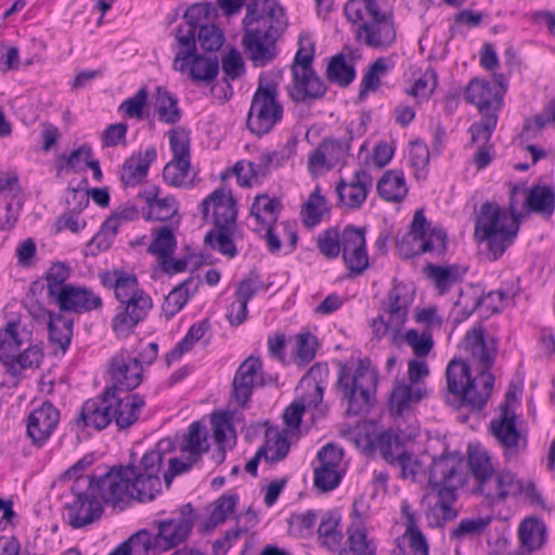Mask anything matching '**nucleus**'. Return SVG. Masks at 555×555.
<instances>
[{
    "label": "nucleus",
    "instance_id": "52",
    "mask_svg": "<svg viewBox=\"0 0 555 555\" xmlns=\"http://www.w3.org/2000/svg\"><path fill=\"white\" fill-rule=\"evenodd\" d=\"M42 360V352L38 346H28L23 352H16L5 365L13 376L25 369L38 367Z\"/></svg>",
    "mask_w": 555,
    "mask_h": 555
},
{
    "label": "nucleus",
    "instance_id": "4",
    "mask_svg": "<svg viewBox=\"0 0 555 555\" xmlns=\"http://www.w3.org/2000/svg\"><path fill=\"white\" fill-rule=\"evenodd\" d=\"M345 16L356 29V40L371 49L386 50L397 38L393 20L383 12L377 0H348Z\"/></svg>",
    "mask_w": 555,
    "mask_h": 555
},
{
    "label": "nucleus",
    "instance_id": "1",
    "mask_svg": "<svg viewBox=\"0 0 555 555\" xmlns=\"http://www.w3.org/2000/svg\"><path fill=\"white\" fill-rule=\"evenodd\" d=\"M170 440H160L147 451L139 465L109 468L104 475L90 477L98 499L107 505L117 506L130 499L149 502L162 491L164 452L170 450Z\"/></svg>",
    "mask_w": 555,
    "mask_h": 555
},
{
    "label": "nucleus",
    "instance_id": "51",
    "mask_svg": "<svg viewBox=\"0 0 555 555\" xmlns=\"http://www.w3.org/2000/svg\"><path fill=\"white\" fill-rule=\"evenodd\" d=\"M234 228H217L208 231L205 235V244L217 249L222 255L233 258L236 254V247L232 238Z\"/></svg>",
    "mask_w": 555,
    "mask_h": 555
},
{
    "label": "nucleus",
    "instance_id": "19",
    "mask_svg": "<svg viewBox=\"0 0 555 555\" xmlns=\"http://www.w3.org/2000/svg\"><path fill=\"white\" fill-rule=\"evenodd\" d=\"M262 363L254 356L245 359L237 367L233 380L230 400L237 406L245 408L250 401L254 389L261 386L260 371Z\"/></svg>",
    "mask_w": 555,
    "mask_h": 555
},
{
    "label": "nucleus",
    "instance_id": "32",
    "mask_svg": "<svg viewBox=\"0 0 555 555\" xmlns=\"http://www.w3.org/2000/svg\"><path fill=\"white\" fill-rule=\"evenodd\" d=\"M147 205L144 218L150 221H167L177 215L179 205L173 196L159 197L158 189L151 188L138 194Z\"/></svg>",
    "mask_w": 555,
    "mask_h": 555
},
{
    "label": "nucleus",
    "instance_id": "34",
    "mask_svg": "<svg viewBox=\"0 0 555 555\" xmlns=\"http://www.w3.org/2000/svg\"><path fill=\"white\" fill-rule=\"evenodd\" d=\"M378 195L391 203H399L404 199L408 194V186L404 175L401 170H387L377 182Z\"/></svg>",
    "mask_w": 555,
    "mask_h": 555
},
{
    "label": "nucleus",
    "instance_id": "30",
    "mask_svg": "<svg viewBox=\"0 0 555 555\" xmlns=\"http://www.w3.org/2000/svg\"><path fill=\"white\" fill-rule=\"evenodd\" d=\"M155 146L150 145L144 151H138L129 156L120 170V180L126 186H135L147 177L150 166L156 160Z\"/></svg>",
    "mask_w": 555,
    "mask_h": 555
},
{
    "label": "nucleus",
    "instance_id": "54",
    "mask_svg": "<svg viewBox=\"0 0 555 555\" xmlns=\"http://www.w3.org/2000/svg\"><path fill=\"white\" fill-rule=\"evenodd\" d=\"M194 284L192 278L177 285L166 297L163 304V312L167 318H172L182 310L190 298V286Z\"/></svg>",
    "mask_w": 555,
    "mask_h": 555
},
{
    "label": "nucleus",
    "instance_id": "12",
    "mask_svg": "<svg viewBox=\"0 0 555 555\" xmlns=\"http://www.w3.org/2000/svg\"><path fill=\"white\" fill-rule=\"evenodd\" d=\"M90 476H79L70 490L75 500L68 504V522L73 528H82L98 520L102 513V502L92 490Z\"/></svg>",
    "mask_w": 555,
    "mask_h": 555
},
{
    "label": "nucleus",
    "instance_id": "27",
    "mask_svg": "<svg viewBox=\"0 0 555 555\" xmlns=\"http://www.w3.org/2000/svg\"><path fill=\"white\" fill-rule=\"evenodd\" d=\"M465 99L476 105L481 115H496L503 105V98L498 87L481 79H473L468 83Z\"/></svg>",
    "mask_w": 555,
    "mask_h": 555
},
{
    "label": "nucleus",
    "instance_id": "6",
    "mask_svg": "<svg viewBox=\"0 0 555 555\" xmlns=\"http://www.w3.org/2000/svg\"><path fill=\"white\" fill-rule=\"evenodd\" d=\"M464 462L456 454H442L433 459L428 474V485L437 492V501L430 507L427 517L435 525H441L456 517L453 503L456 500V489L464 485Z\"/></svg>",
    "mask_w": 555,
    "mask_h": 555
},
{
    "label": "nucleus",
    "instance_id": "48",
    "mask_svg": "<svg viewBox=\"0 0 555 555\" xmlns=\"http://www.w3.org/2000/svg\"><path fill=\"white\" fill-rule=\"evenodd\" d=\"M208 328L209 325L207 321L193 324L182 340H180L176 347L166 354L167 364L170 365L172 362L179 360L183 353L190 351L195 343L203 338Z\"/></svg>",
    "mask_w": 555,
    "mask_h": 555
},
{
    "label": "nucleus",
    "instance_id": "13",
    "mask_svg": "<svg viewBox=\"0 0 555 555\" xmlns=\"http://www.w3.org/2000/svg\"><path fill=\"white\" fill-rule=\"evenodd\" d=\"M194 520L195 513L192 504L182 505L168 519L155 521L157 527L155 543L164 551L182 544L191 534Z\"/></svg>",
    "mask_w": 555,
    "mask_h": 555
},
{
    "label": "nucleus",
    "instance_id": "36",
    "mask_svg": "<svg viewBox=\"0 0 555 555\" xmlns=\"http://www.w3.org/2000/svg\"><path fill=\"white\" fill-rule=\"evenodd\" d=\"M340 521L341 516L337 511H327L322 515L318 528L322 546L328 550H336L339 546L344 538Z\"/></svg>",
    "mask_w": 555,
    "mask_h": 555
},
{
    "label": "nucleus",
    "instance_id": "25",
    "mask_svg": "<svg viewBox=\"0 0 555 555\" xmlns=\"http://www.w3.org/2000/svg\"><path fill=\"white\" fill-rule=\"evenodd\" d=\"M292 83L288 95L296 103H308L321 99L327 90L325 82L315 74L313 68H297L292 70Z\"/></svg>",
    "mask_w": 555,
    "mask_h": 555
},
{
    "label": "nucleus",
    "instance_id": "5",
    "mask_svg": "<svg viewBox=\"0 0 555 555\" xmlns=\"http://www.w3.org/2000/svg\"><path fill=\"white\" fill-rule=\"evenodd\" d=\"M446 378V401L455 409L466 406L474 411L482 410L494 385L491 372H478V375L473 377L468 363L463 359H453L449 362Z\"/></svg>",
    "mask_w": 555,
    "mask_h": 555
},
{
    "label": "nucleus",
    "instance_id": "37",
    "mask_svg": "<svg viewBox=\"0 0 555 555\" xmlns=\"http://www.w3.org/2000/svg\"><path fill=\"white\" fill-rule=\"evenodd\" d=\"M546 529L537 518H526L518 527L519 550L534 552L545 543Z\"/></svg>",
    "mask_w": 555,
    "mask_h": 555
},
{
    "label": "nucleus",
    "instance_id": "11",
    "mask_svg": "<svg viewBox=\"0 0 555 555\" xmlns=\"http://www.w3.org/2000/svg\"><path fill=\"white\" fill-rule=\"evenodd\" d=\"M172 159L163 169L164 180L171 186L190 188L194 177L191 176V146L189 132L183 128L171 129L168 133Z\"/></svg>",
    "mask_w": 555,
    "mask_h": 555
},
{
    "label": "nucleus",
    "instance_id": "20",
    "mask_svg": "<svg viewBox=\"0 0 555 555\" xmlns=\"http://www.w3.org/2000/svg\"><path fill=\"white\" fill-rule=\"evenodd\" d=\"M108 373L113 382L108 388L115 390H133L143 380V366L140 364L139 358H133L125 349L111 359Z\"/></svg>",
    "mask_w": 555,
    "mask_h": 555
},
{
    "label": "nucleus",
    "instance_id": "61",
    "mask_svg": "<svg viewBox=\"0 0 555 555\" xmlns=\"http://www.w3.org/2000/svg\"><path fill=\"white\" fill-rule=\"evenodd\" d=\"M92 149L88 144H82L78 149L72 151L69 155H60L56 159L57 171L73 170L78 171L82 169V164H87L89 158L92 157Z\"/></svg>",
    "mask_w": 555,
    "mask_h": 555
},
{
    "label": "nucleus",
    "instance_id": "29",
    "mask_svg": "<svg viewBox=\"0 0 555 555\" xmlns=\"http://www.w3.org/2000/svg\"><path fill=\"white\" fill-rule=\"evenodd\" d=\"M426 396L425 385H411L406 380H396L389 397V412L393 417L404 416Z\"/></svg>",
    "mask_w": 555,
    "mask_h": 555
},
{
    "label": "nucleus",
    "instance_id": "58",
    "mask_svg": "<svg viewBox=\"0 0 555 555\" xmlns=\"http://www.w3.org/2000/svg\"><path fill=\"white\" fill-rule=\"evenodd\" d=\"M428 278H430L440 295L450 291V288L459 282L460 276L455 267H440L428 264L426 267Z\"/></svg>",
    "mask_w": 555,
    "mask_h": 555
},
{
    "label": "nucleus",
    "instance_id": "59",
    "mask_svg": "<svg viewBox=\"0 0 555 555\" xmlns=\"http://www.w3.org/2000/svg\"><path fill=\"white\" fill-rule=\"evenodd\" d=\"M234 171L246 170L249 172L248 179L246 176L240 175L241 186H251L258 183L262 178L267 177L270 172L262 156L260 155L257 162L240 160L234 165Z\"/></svg>",
    "mask_w": 555,
    "mask_h": 555
},
{
    "label": "nucleus",
    "instance_id": "10",
    "mask_svg": "<svg viewBox=\"0 0 555 555\" xmlns=\"http://www.w3.org/2000/svg\"><path fill=\"white\" fill-rule=\"evenodd\" d=\"M274 85L259 83L250 103L246 126L257 137H262L282 120L284 108L278 99Z\"/></svg>",
    "mask_w": 555,
    "mask_h": 555
},
{
    "label": "nucleus",
    "instance_id": "47",
    "mask_svg": "<svg viewBox=\"0 0 555 555\" xmlns=\"http://www.w3.org/2000/svg\"><path fill=\"white\" fill-rule=\"evenodd\" d=\"M280 202L268 195H259L250 207V216L256 221V227L273 224L278 219Z\"/></svg>",
    "mask_w": 555,
    "mask_h": 555
},
{
    "label": "nucleus",
    "instance_id": "55",
    "mask_svg": "<svg viewBox=\"0 0 555 555\" xmlns=\"http://www.w3.org/2000/svg\"><path fill=\"white\" fill-rule=\"evenodd\" d=\"M176 237L172 230L165 225L153 232V240L147 248L149 253L156 255L160 260L164 257H171L176 248Z\"/></svg>",
    "mask_w": 555,
    "mask_h": 555
},
{
    "label": "nucleus",
    "instance_id": "21",
    "mask_svg": "<svg viewBox=\"0 0 555 555\" xmlns=\"http://www.w3.org/2000/svg\"><path fill=\"white\" fill-rule=\"evenodd\" d=\"M51 302L55 304L62 312L78 314L99 311L103 307V301L99 294L86 286L74 284L61 291Z\"/></svg>",
    "mask_w": 555,
    "mask_h": 555
},
{
    "label": "nucleus",
    "instance_id": "23",
    "mask_svg": "<svg viewBox=\"0 0 555 555\" xmlns=\"http://www.w3.org/2000/svg\"><path fill=\"white\" fill-rule=\"evenodd\" d=\"M109 391V401L114 406L113 413L115 424L119 429H127L138 422L142 409L145 406L144 397L133 393L131 390H115L107 388Z\"/></svg>",
    "mask_w": 555,
    "mask_h": 555
},
{
    "label": "nucleus",
    "instance_id": "64",
    "mask_svg": "<svg viewBox=\"0 0 555 555\" xmlns=\"http://www.w3.org/2000/svg\"><path fill=\"white\" fill-rule=\"evenodd\" d=\"M221 69L224 75V80H236L245 73V63L238 50L231 49L221 60Z\"/></svg>",
    "mask_w": 555,
    "mask_h": 555
},
{
    "label": "nucleus",
    "instance_id": "9",
    "mask_svg": "<svg viewBox=\"0 0 555 555\" xmlns=\"http://www.w3.org/2000/svg\"><path fill=\"white\" fill-rule=\"evenodd\" d=\"M376 382L375 374L363 365L352 369L339 363L337 389L343 399L348 401V414L359 415L369 405L371 390Z\"/></svg>",
    "mask_w": 555,
    "mask_h": 555
},
{
    "label": "nucleus",
    "instance_id": "38",
    "mask_svg": "<svg viewBox=\"0 0 555 555\" xmlns=\"http://www.w3.org/2000/svg\"><path fill=\"white\" fill-rule=\"evenodd\" d=\"M526 207L535 214L546 218L551 217L555 210V193L550 185H533L527 190Z\"/></svg>",
    "mask_w": 555,
    "mask_h": 555
},
{
    "label": "nucleus",
    "instance_id": "15",
    "mask_svg": "<svg viewBox=\"0 0 555 555\" xmlns=\"http://www.w3.org/2000/svg\"><path fill=\"white\" fill-rule=\"evenodd\" d=\"M460 347L478 372H490L496 358L498 341L487 334L483 326L478 325L468 330Z\"/></svg>",
    "mask_w": 555,
    "mask_h": 555
},
{
    "label": "nucleus",
    "instance_id": "62",
    "mask_svg": "<svg viewBox=\"0 0 555 555\" xmlns=\"http://www.w3.org/2000/svg\"><path fill=\"white\" fill-rule=\"evenodd\" d=\"M216 15V8L211 3H195L191 5L183 14L184 23L197 28L209 25L211 18Z\"/></svg>",
    "mask_w": 555,
    "mask_h": 555
},
{
    "label": "nucleus",
    "instance_id": "57",
    "mask_svg": "<svg viewBox=\"0 0 555 555\" xmlns=\"http://www.w3.org/2000/svg\"><path fill=\"white\" fill-rule=\"evenodd\" d=\"M402 513L406 517L405 535L409 539V546L414 555H428V544L426 538L416 527V521L413 513L406 504L402 505Z\"/></svg>",
    "mask_w": 555,
    "mask_h": 555
},
{
    "label": "nucleus",
    "instance_id": "42",
    "mask_svg": "<svg viewBox=\"0 0 555 555\" xmlns=\"http://www.w3.org/2000/svg\"><path fill=\"white\" fill-rule=\"evenodd\" d=\"M328 212L330 208L327 202L321 194L320 185H317L301 207L300 216L302 223L307 228H313L318 225L323 216Z\"/></svg>",
    "mask_w": 555,
    "mask_h": 555
},
{
    "label": "nucleus",
    "instance_id": "28",
    "mask_svg": "<svg viewBox=\"0 0 555 555\" xmlns=\"http://www.w3.org/2000/svg\"><path fill=\"white\" fill-rule=\"evenodd\" d=\"M372 185L373 179L371 175L364 169L357 170L350 182L340 180L337 184L336 193L338 201L348 208H360L365 202Z\"/></svg>",
    "mask_w": 555,
    "mask_h": 555
},
{
    "label": "nucleus",
    "instance_id": "3",
    "mask_svg": "<svg viewBox=\"0 0 555 555\" xmlns=\"http://www.w3.org/2000/svg\"><path fill=\"white\" fill-rule=\"evenodd\" d=\"M104 287L113 288L119 301L112 327L117 337H127L153 307L151 296L139 285L135 274L113 270L100 274Z\"/></svg>",
    "mask_w": 555,
    "mask_h": 555
},
{
    "label": "nucleus",
    "instance_id": "44",
    "mask_svg": "<svg viewBox=\"0 0 555 555\" xmlns=\"http://www.w3.org/2000/svg\"><path fill=\"white\" fill-rule=\"evenodd\" d=\"M26 333L20 332V323L9 322L0 330V361L7 364L18 352L25 341Z\"/></svg>",
    "mask_w": 555,
    "mask_h": 555
},
{
    "label": "nucleus",
    "instance_id": "60",
    "mask_svg": "<svg viewBox=\"0 0 555 555\" xmlns=\"http://www.w3.org/2000/svg\"><path fill=\"white\" fill-rule=\"evenodd\" d=\"M390 69L386 57H378L366 70L361 81L360 95L367 91H376L380 86V78Z\"/></svg>",
    "mask_w": 555,
    "mask_h": 555
},
{
    "label": "nucleus",
    "instance_id": "50",
    "mask_svg": "<svg viewBox=\"0 0 555 555\" xmlns=\"http://www.w3.org/2000/svg\"><path fill=\"white\" fill-rule=\"evenodd\" d=\"M261 449H266L267 462L278 463L288 454L289 441L283 433L268 429L266 431V443Z\"/></svg>",
    "mask_w": 555,
    "mask_h": 555
},
{
    "label": "nucleus",
    "instance_id": "45",
    "mask_svg": "<svg viewBox=\"0 0 555 555\" xmlns=\"http://www.w3.org/2000/svg\"><path fill=\"white\" fill-rule=\"evenodd\" d=\"M326 77L340 87L349 86L356 78L353 62L347 61L343 53L335 54L327 64Z\"/></svg>",
    "mask_w": 555,
    "mask_h": 555
},
{
    "label": "nucleus",
    "instance_id": "41",
    "mask_svg": "<svg viewBox=\"0 0 555 555\" xmlns=\"http://www.w3.org/2000/svg\"><path fill=\"white\" fill-rule=\"evenodd\" d=\"M155 113L160 122L175 125L181 119L178 100L166 88L158 86L155 91Z\"/></svg>",
    "mask_w": 555,
    "mask_h": 555
},
{
    "label": "nucleus",
    "instance_id": "35",
    "mask_svg": "<svg viewBox=\"0 0 555 555\" xmlns=\"http://www.w3.org/2000/svg\"><path fill=\"white\" fill-rule=\"evenodd\" d=\"M194 26L183 23L176 30V39L180 50L175 56V69L184 73L188 69V59L196 52V31Z\"/></svg>",
    "mask_w": 555,
    "mask_h": 555
},
{
    "label": "nucleus",
    "instance_id": "49",
    "mask_svg": "<svg viewBox=\"0 0 555 555\" xmlns=\"http://www.w3.org/2000/svg\"><path fill=\"white\" fill-rule=\"evenodd\" d=\"M47 326L50 340L65 352L73 337V320L57 313Z\"/></svg>",
    "mask_w": 555,
    "mask_h": 555
},
{
    "label": "nucleus",
    "instance_id": "63",
    "mask_svg": "<svg viewBox=\"0 0 555 555\" xmlns=\"http://www.w3.org/2000/svg\"><path fill=\"white\" fill-rule=\"evenodd\" d=\"M237 501L236 495H221L214 504L207 525L214 528L224 522L234 512Z\"/></svg>",
    "mask_w": 555,
    "mask_h": 555
},
{
    "label": "nucleus",
    "instance_id": "18",
    "mask_svg": "<svg viewBox=\"0 0 555 555\" xmlns=\"http://www.w3.org/2000/svg\"><path fill=\"white\" fill-rule=\"evenodd\" d=\"M490 430L508 461L515 459L519 451L526 448V437L516 427V416L508 410L507 403L504 404L500 416L491 421Z\"/></svg>",
    "mask_w": 555,
    "mask_h": 555
},
{
    "label": "nucleus",
    "instance_id": "56",
    "mask_svg": "<svg viewBox=\"0 0 555 555\" xmlns=\"http://www.w3.org/2000/svg\"><path fill=\"white\" fill-rule=\"evenodd\" d=\"M493 517L491 515L464 518L450 531V539L460 541L466 537L479 535L490 526Z\"/></svg>",
    "mask_w": 555,
    "mask_h": 555
},
{
    "label": "nucleus",
    "instance_id": "40",
    "mask_svg": "<svg viewBox=\"0 0 555 555\" xmlns=\"http://www.w3.org/2000/svg\"><path fill=\"white\" fill-rule=\"evenodd\" d=\"M184 73H189L191 79L196 83H209L219 73V62L217 57H206L194 52L188 59V69Z\"/></svg>",
    "mask_w": 555,
    "mask_h": 555
},
{
    "label": "nucleus",
    "instance_id": "26",
    "mask_svg": "<svg viewBox=\"0 0 555 555\" xmlns=\"http://www.w3.org/2000/svg\"><path fill=\"white\" fill-rule=\"evenodd\" d=\"M60 421V413L50 402L35 409L27 420V436L34 446L41 448L51 437Z\"/></svg>",
    "mask_w": 555,
    "mask_h": 555
},
{
    "label": "nucleus",
    "instance_id": "2",
    "mask_svg": "<svg viewBox=\"0 0 555 555\" xmlns=\"http://www.w3.org/2000/svg\"><path fill=\"white\" fill-rule=\"evenodd\" d=\"M242 46L256 67H263L279 54L278 41L287 28L288 20L276 0H262L248 4L243 20Z\"/></svg>",
    "mask_w": 555,
    "mask_h": 555
},
{
    "label": "nucleus",
    "instance_id": "8",
    "mask_svg": "<svg viewBox=\"0 0 555 555\" xmlns=\"http://www.w3.org/2000/svg\"><path fill=\"white\" fill-rule=\"evenodd\" d=\"M412 301L413 297L408 287L402 283H395L387 295V301L383 305V313L372 322L378 339L388 336L391 344L400 340Z\"/></svg>",
    "mask_w": 555,
    "mask_h": 555
},
{
    "label": "nucleus",
    "instance_id": "39",
    "mask_svg": "<svg viewBox=\"0 0 555 555\" xmlns=\"http://www.w3.org/2000/svg\"><path fill=\"white\" fill-rule=\"evenodd\" d=\"M209 449L207 442V431L199 422H193L188 433L184 435L180 451L192 457L193 462H198L204 453Z\"/></svg>",
    "mask_w": 555,
    "mask_h": 555
},
{
    "label": "nucleus",
    "instance_id": "7",
    "mask_svg": "<svg viewBox=\"0 0 555 555\" xmlns=\"http://www.w3.org/2000/svg\"><path fill=\"white\" fill-rule=\"evenodd\" d=\"M518 230L516 220L503 212L496 203L486 202L476 218L474 235L477 241L486 242L493 259H498L513 244Z\"/></svg>",
    "mask_w": 555,
    "mask_h": 555
},
{
    "label": "nucleus",
    "instance_id": "33",
    "mask_svg": "<svg viewBox=\"0 0 555 555\" xmlns=\"http://www.w3.org/2000/svg\"><path fill=\"white\" fill-rule=\"evenodd\" d=\"M347 546L337 555H376V545L366 535L360 514L353 512V521L347 529Z\"/></svg>",
    "mask_w": 555,
    "mask_h": 555
},
{
    "label": "nucleus",
    "instance_id": "17",
    "mask_svg": "<svg viewBox=\"0 0 555 555\" xmlns=\"http://www.w3.org/2000/svg\"><path fill=\"white\" fill-rule=\"evenodd\" d=\"M350 140L351 138L324 139L308 156L307 168L310 175L318 177L345 164L349 156Z\"/></svg>",
    "mask_w": 555,
    "mask_h": 555
},
{
    "label": "nucleus",
    "instance_id": "46",
    "mask_svg": "<svg viewBox=\"0 0 555 555\" xmlns=\"http://www.w3.org/2000/svg\"><path fill=\"white\" fill-rule=\"evenodd\" d=\"M330 374L328 366L325 363H317L310 367L307 374L300 380V387L313 388V392L308 398V403L317 406L323 399V383Z\"/></svg>",
    "mask_w": 555,
    "mask_h": 555
},
{
    "label": "nucleus",
    "instance_id": "53",
    "mask_svg": "<svg viewBox=\"0 0 555 555\" xmlns=\"http://www.w3.org/2000/svg\"><path fill=\"white\" fill-rule=\"evenodd\" d=\"M69 278V269L63 263H53L46 273V292L50 301L57 297V294L66 288L69 283L66 281Z\"/></svg>",
    "mask_w": 555,
    "mask_h": 555
},
{
    "label": "nucleus",
    "instance_id": "22",
    "mask_svg": "<svg viewBox=\"0 0 555 555\" xmlns=\"http://www.w3.org/2000/svg\"><path fill=\"white\" fill-rule=\"evenodd\" d=\"M343 259L348 270L362 274L369 267L364 228L347 225L343 230Z\"/></svg>",
    "mask_w": 555,
    "mask_h": 555
},
{
    "label": "nucleus",
    "instance_id": "16",
    "mask_svg": "<svg viewBox=\"0 0 555 555\" xmlns=\"http://www.w3.org/2000/svg\"><path fill=\"white\" fill-rule=\"evenodd\" d=\"M199 209L203 219L214 223V229L235 228L237 207L230 190L224 188L215 190L202 201Z\"/></svg>",
    "mask_w": 555,
    "mask_h": 555
},
{
    "label": "nucleus",
    "instance_id": "14",
    "mask_svg": "<svg viewBox=\"0 0 555 555\" xmlns=\"http://www.w3.org/2000/svg\"><path fill=\"white\" fill-rule=\"evenodd\" d=\"M534 492L535 486L532 481L525 483L513 472L499 470L476 493L483 495L491 504H500L522 493L532 498Z\"/></svg>",
    "mask_w": 555,
    "mask_h": 555
},
{
    "label": "nucleus",
    "instance_id": "31",
    "mask_svg": "<svg viewBox=\"0 0 555 555\" xmlns=\"http://www.w3.org/2000/svg\"><path fill=\"white\" fill-rule=\"evenodd\" d=\"M365 442L366 453L378 451L383 459L391 465H397L401 454L406 452L400 437L391 430L366 434Z\"/></svg>",
    "mask_w": 555,
    "mask_h": 555
},
{
    "label": "nucleus",
    "instance_id": "43",
    "mask_svg": "<svg viewBox=\"0 0 555 555\" xmlns=\"http://www.w3.org/2000/svg\"><path fill=\"white\" fill-rule=\"evenodd\" d=\"M472 475L476 480L475 492L486 482L495 472L491 463L490 455L485 449L479 447L468 449L467 457Z\"/></svg>",
    "mask_w": 555,
    "mask_h": 555
},
{
    "label": "nucleus",
    "instance_id": "24",
    "mask_svg": "<svg viewBox=\"0 0 555 555\" xmlns=\"http://www.w3.org/2000/svg\"><path fill=\"white\" fill-rule=\"evenodd\" d=\"M113 409L109 391L105 388L100 396L89 399L82 404L76 417V424L81 428L91 427L102 430L115 422Z\"/></svg>",
    "mask_w": 555,
    "mask_h": 555
}]
</instances>
